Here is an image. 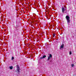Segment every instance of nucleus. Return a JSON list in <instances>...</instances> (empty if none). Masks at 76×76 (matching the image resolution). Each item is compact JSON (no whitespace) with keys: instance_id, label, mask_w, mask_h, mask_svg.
<instances>
[{"instance_id":"f257e3e1","label":"nucleus","mask_w":76,"mask_h":76,"mask_svg":"<svg viewBox=\"0 0 76 76\" xmlns=\"http://www.w3.org/2000/svg\"><path fill=\"white\" fill-rule=\"evenodd\" d=\"M17 71H18V73H20V71H19V70H20V68H19V65H17Z\"/></svg>"},{"instance_id":"f03ea898","label":"nucleus","mask_w":76,"mask_h":76,"mask_svg":"<svg viewBox=\"0 0 76 76\" xmlns=\"http://www.w3.org/2000/svg\"><path fill=\"white\" fill-rule=\"evenodd\" d=\"M47 57L46 55H44L42 56V57H41V58H40V59H43V58H45V57Z\"/></svg>"},{"instance_id":"7ed1b4c3","label":"nucleus","mask_w":76,"mask_h":76,"mask_svg":"<svg viewBox=\"0 0 76 76\" xmlns=\"http://www.w3.org/2000/svg\"><path fill=\"white\" fill-rule=\"evenodd\" d=\"M66 20H69V19H70V17H69V16L68 15H67L66 16Z\"/></svg>"},{"instance_id":"20e7f679","label":"nucleus","mask_w":76,"mask_h":76,"mask_svg":"<svg viewBox=\"0 0 76 76\" xmlns=\"http://www.w3.org/2000/svg\"><path fill=\"white\" fill-rule=\"evenodd\" d=\"M64 46V44H62V45L60 46V49H61V48H63Z\"/></svg>"},{"instance_id":"39448f33","label":"nucleus","mask_w":76,"mask_h":76,"mask_svg":"<svg viewBox=\"0 0 76 76\" xmlns=\"http://www.w3.org/2000/svg\"><path fill=\"white\" fill-rule=\"evenodd\" d=\"M50 58L51 59V58H50V57H48V58L47 59V60L48 61H50V62H51V60H50Z\"/></svg>"},{"instance_id":"423d86ee","label":"nucleus","mask_w":76,"mask_h":76,"mask_svg":"<svg viewBox=\"0 0 76 76\" xmlns=\"http://www.w3.org/2000/svg\"><path fill=\"white\" fill-rule=\"evenodd\" d=\"M65 10H66L64 8V7L62 8V11L63 13H64V11H65Z\"/></svg>"},{"instance_id":"0eeeda50","label":"nucleus","mask_w":76,"mask_h":76,"mask_svg":"<svg viewBox=\"0 0 76 76\" xmlns=\"http://www.w3.org/2000/svg\"><path fill=\"white\" fill-rule=\"evenodd\" d=\"M67 23L68 24H69V23H70V19L69 20H67Z\"/></svg>"},{"instance_id":"6e6552de","label":"nucleus","mask_w":76,"mask_h":76,"mask_svg":"<svg viewBox=\"0 0 76 76\" xmlns=\"http://www.w3.org/2000/svg\"><path fill=\"white\" fill-rule=\"evenodd\" d=\"M49 56H48L49 57H50V58H52V57H53V56L51 55V54H50L49 55Z\"/></svg>"},{"instance_id":"1a4fd4ad","label":"nucleus","mask_w":76,"mask_h":76,"mask_svg":"<svg viewBox=\"0 0 76 76\" xmlns=\"http://www.w3.org/2000/svg\"><path fill=\"white\" fill-rule=\"evenodd\" d=\"M9 67L10 70H12V69H13V66H10Z\"/></svg>"},{"instance_id":"9d476101","label":"nucleus","mask_w":76,"mask_h":76,"mask_svg":"<svg viewBox=\"0 0 76 76\" xmlns=\"http://www.w3.org/2000/svg\"><path fill=\"white\" fill-rule=\"evenodd\" d=\"M71 66H72V67H73V66H75V65H74V64H71Z\"/></svg>"},{"instance_id":"9b49d317","label":"nucleus","mask_w":76,"mask_h":76,"mask_svg":"<svg viewBox=\"0 0 76 76\" xmlns=\"http://www.w3.org/2000/svg\"><path fill=\"white\" fill-rule=\"evenodd\" d=\"M14 59V57L13 56L12 57L11 60H13Z\"/></svg>"},{"instance_id":"f8f14e48","label":"nucleus","mask_w":76,"mask_h":76,"mask_svg":"<svg viewBox=\"0 0 76 76\" xmlns=\"http://www.w3.org/2000/svg\"><path fill=\"white\" fill-rule=\"evenodd\" d=\"M18 25H16V26H15V28H16V29H17V28H18Z\"/></svg>"},{"instance_id":"ddd939ff","label":"nucleus","mask_w":76,"mask_h":76,"mask_svg":"<svg viewBox=\"0 0 76 76\" xmlns=\"http://www.w3.org/2000/svg\"><path fill=\"white\" fill-rule=\"evenodd\" d=\"M69 55H71V54H72V52H69Z\"/></svg>"},{"instance_id":"4468645a","label":"nucleus","mask_w":76,"mask_h":76,"mask_svg":"<svg viewBox=\"0 0 76 76\" xmlns=\"http://www.w3.org/2000/svg\"><path fill=\"white\" fill-rule=\"evenodd\" d=\"M55 34H53V37H55Z\"/></svg>"},{"instance_id":"2eb2a0df","label":"nucleus","mask_w":76,"mask_h":76,"mask_svg":"<svg viewBox=\"0 0 76 76\" xmlns=\"http://www.w3.org/2000/svg\"><path fill=\"white\" fill-rule=\"evenodd\" d=\"M50 42H52V41H51V40H50Z\"/></svg>"},{"instance_id":"dca6fc26","label":"nucleus","mask_w":76,"mask_h":76,"mask_svg":"<svg viewBox=\"0 0 76 76\" xmlns=\"http://www.w3.org/2000/svg\"><path fill=\"white\" fill-rule=\"evenodd\" d=\"M51 15H49L50 17H51Z\"/></svg>"},{"instance_id":"f3484780","label":"nucleus","mask_w":76,"mask_h":76,"mask_svg":"<svg viewBox=\"0 0 76 76\" xmlns=\"http://www.w3.org/2000/svg\"><path fill=\"white\" fill-rule=\"evenodd\" d=\"M48 20H49V19H50V18H48Z\"/></svg>"},{"instance_id":"a211bd4d","label":"nucleus","mask_w":76,"mask_h":76,"mask_svg":"<svg viewBox=\"0 0 76 76\" xmlns=\"http://www.w3.org/2000/svg\"><path fill=\"white\" fill-rule=\"evenodd\" d=\"M28 9H29V8L28 7Z\"/></svg>"},{"instance_id":"6ab92c4d","label":"nucleus","mask_w":76,"mask_h":76,"mask_svg":"<svg viewBox=\"0 0 76 76\" xmlns=\"http://www.w3.org/2000/svg\"><path fill=\"white\" fill-rule=\"evenodd\" d=\"M1 41H2V39H1Z\"/></svg>"},{"instance_id":"aec40b11","label":"nucleus","mask_w":76,"mask_h":76,"mask_svg":"<svg viewBox=\"0 0 76 76\" xmlns=\"http://www.w3.org/2000/svg\"><path fill=\"white\" fill-rule=\"evenodd\" d=\"M49 42H50V40H49Z\"/></svg>"},{"instance_id":"412c9836","label":"nucleus","mask_w":76,"mask_h":76,"mask_svg":"<svg viewBox=\"0 0 76 76\" xmlns=\"http://www.w3.org/2000/svg\"><path fill=\"white\" fill-rule=\"evenodd\" d=\"M46 44H47V43H46Z\"/></svg>"},{"instance_id":"4be33fe9","label":"nucleus","mask_w":76,"mask_h":76,"mask_svg":"<svg viewBox=\"0 0 76 76\" xmlns=\"http://www.w3.org/2000/svg\"><path fill=\"white\" fill-rule=\"evenodd\" d=\"M47 18H48L47 17Z\"/></svg>"}]
</instances>
